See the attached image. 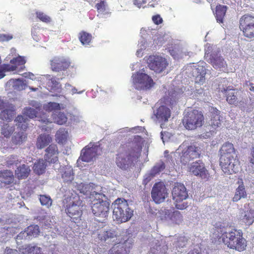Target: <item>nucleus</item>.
<instances>
[{
  "label": "nucleus",
  "instance_id": "c756f323",
  "mask_svg": "<svg viewBox=\"0 0 254 254\" xmlns=\"http://www.w3.org/2000/svg\"><path fill=\"white\" fill-rule=\"evenodd\" d=\"M15 114V110L13 106H8V108L2 110L0 113V119L3 121L10 122L12 120Z\"/></svg>",
  "mask_w": 254,
  "mask_h": 254
},
{
  "label": "nucleus",
  "instance_id": "4be33fe9",
  "mask_svg": "<svg viewBox=\"0 0 254 254\" xmlns=\"http://www.w3.org/2000/svg\"><path fill=\"white\" fill-rule=\"evenodd\" d=\"M168 247L165 242L157 241L150 248L148 254H167Z\"/></svg>",
  "mask_w": 254,
  "mask_h": 254
},
{
  "label": "nucleus",
  "instance_id": "a18cd8bd",
  "mask_svg": "<svg viewBox=\"0 0 254 254\" xmlns=\"http://www.w3.org/2000/svg\"><path fill=\"white\" fill-rule=\"evenodd\" d=\"M26 63V61L24 57L21 56H18L14 58L10 61V65L14 66L15 67V70L17 68L18 66L23 65Z\"/></svg>",
  "mask_w": 254,
  "mask_h": 254
},
{
  "label": "nucleus",
  "instance_id": "6ab92c4d",
  "mask_svg": "<svg viewBox=\"0 0 254 254\" xmlns=\"http://www.w3.org/2000/svg\"><path fill=\"white\" fill-rule=\"evenodd\" d=\"M205 64V63L200 62L197 67L193 69L192 74L195 77V83L201 84L204 82L206 73Z\"/></svg>",
  "mask_w": 254,
  "mask_h": 254
},
{
  "label": "nucleus",
  "instance_id": "8fccbe9b",
  "mask_svg": "<svg viewBox=\"0 0 254 254\" xmlns=\"http://www.w3.org/2000/svg\"><path fill=\"white\" fill-rule=\"evenodd\" d=\"M107 3L105 0H101L95 5L98 12L101 14H105L107 12Z\"/></svg>",
  "mask_w": 254,
  "mask_h": 254
},
{
  "label": "nucleus",
  "instance_id": "6e6d98bb",
  "mask_svg": "<svg viewBox=\"0 0 254 254\" xmlns=\"http://www.w3.org/2000/svg\"><path fill=\"white\" fill-rule=\"evenodd\" d=\"M13 38L11 34H0V42L8 41Z\"/></svg>",
  "mask_w": 254,
  "mask_h": 254
},
{
  "label": "nucleus",
  "instance_id": "473e14b6",
  "mask_svg": "<svg viewBox=\"0 0 254 254\" xmlns=\"http://www.w3.org/2000/svg\"><path fill=\"white\" fill-rule=\"evenodd\" d=\"M27 134L24 131H18L12 137V142L15 145H20L25 142L27 139Z\"/></svg>",
  "mask_w": 254,
  "mask_h": 254
},
{
  "label": "nucleus",
  "instance_id": "58836bf2",
  "mask_svg": "<svg viewBox=\"0 0 254 254\" xmlns=\"http://www.w3.org/2000/svg\"><path fill=\"white\" fill-rule=\"evenodd\" d=\"M67 137V131L64 128L59 129L56 134V140L59 143H64L66 140Z\"/></svg>",
  "mask_w": 254,
  "mask_h": 254
},
{
  "label": "nucleus",
  "instance_id": "e433bc0d",
  "mask_svg": "<svg viewBox=\"0 0 254 254\" xmlns=\"http://www.w3.org/2000/svg\"><path fill=\"white\" fill-rule=\"evenodd\" d=\"M40 109V107H37L36 109L26 107L23 109V114L30 119H34L37 117L38 112Z\"/></svg>",
  "mask_w": 254,
  "mask_h": 254
},
{
  "label": "nucleus",
  "instance_id": "9b49d317",
  "mask_svg": "<svg viewBox=\"0 0 254 254\" xmlns=\"http://www.w3.org/2000/svg\"><path fill=\"white\" fill-rule=\"evenodd\" d=\"M239 28L244 37L248 39L254 38V16L245 14L240 19Z\"/></svg>",
  "mask_w": 254,
  "mask_h": 254
},
{
  "label": "nucleus",
  "instance_id": "4468645a",
  "mask_svg": "<svg viewBox=\"0 0 254 254\" xmlns=\"http://www.w3.org/2000/svg\"><path fill=\"white\" fill-rule=\"evenodd\" d=\"M151 194L152 199L156 203H160L167 197V190L163 183H157L154 185Z\"/></svg>",
  "mask_w": 254,
  "mask_h": 254
},
{
  "label": "nucleus",
  "instance_id": "5fc2aeb1",
  "mask_svg": "<svg viewBox=\"0 0 254 254\" xmlns=\"http://www.w3.org/2000/svg\"><path fill=\"white\" fill-rule=\"evenodd\" d=\"M19 163H20V161L18 160V157L15 155H10L7 158L6 160V163L8 166L16 165Z\"/></svg>",
  "mask_w": 254,
  "mask_h": 254
},
{
  "label": "nucleus",
  "instance_id": "338daca9",
  "mask_svg": "<svg viewBox=\"0 0 254 254\" xmlns=\"http://www.w3.org/2000/svg\"><path fill=\"white\" fill-rule=\"evenodd\" d=\"M41 122L45 123L46 124L49 123H50V121L47 119H46L45 120H41Z\"/></svg>",
  "mask_w": 254,
  "mask_h": 254
},
{
  "label": "nucleus",
  "instance_id": "c85d7f7f",
  "mask_svg": "<svg viewBox=\"0 0 254 254\" xmlns=\"http://www.w3.org/2000/svg\"><path fill=\"white\" fill-rule=\"evenodd\" d=\"M226 96V100L230 104H234L237 102V91L235 89H230L229 87L223 88L221 90Z\"/></svg>",
  "mask_w": 254,
  "mask_h": 254
},
{
  "label": "nucleus",
  "instance_id": "9d476101",
  "mask_svg": "<svg viewBox=\"0 0 254 254\" xmlns=\"http://www.w3.org/2000/svg\"><path fill=\"white\" fill-rule=\"evenodd\" d=\"M147 65L150 69L156 73H161L164 71L169 65L167 59L159 55H153L149 56Z\"/></svg>",
  "mask_w": 254,
  "mask_h": 254
},
{
  "label": "nucleus",
  "instance_id": "1a4fd4ad",
  "mask_svg": "<svg viewBox=\"0 0 254 254\" xmlns=\"http://www.w3.org/2000/svg\"><path fill=\"white\" fill-rule=\"evenodd\" d=\"M131 77L133 85L137 90H148L155 84L152 78L145 73L138 71L133 73Z\"/></svg>",
  "mask_w": 254,
  "mask_h": 254
},
{
  "label": "nucleus",
  "instance_id": "f704fd0d",
  "mask_svg": "<svg viewBox=\"0 0 254 254\" xmlns=\"http://www.w3.org/2000/svg\"><path fill=\"white\" fill-rule=\"evenodd\" d=\"M126 248L125 243H118L114 245L110 251V254H126Z\"/></svg>",
  "mask_w": 254,
  "mask_h": 254
},
{
  "label": "nucleus",
  "instance_id": "39448f33",
  "mask_svg": "<svg viewBox=\"0 0 254 254\" xmlns=\"http://www.w3.org/2000/svg\"><path fill=\"white\" fill-rule=\"evenodd\" d=\"M91 210L97 221L105 222L110 213V203L106 200V196L101 193L92 194Z\"/></svg>",
  "mask_w": 254,
  "mask_h": 254
},
{
  "label": "nucleus",
  "instance_id": "f257e3e1",
  "mask_svg": "<svg viewBox=\"0 0 254 254\" xmlns=\"http://www.w3.org/2000/svg\"><path fill=\"white\" fill-rule=\"evenodd\" d=\"M143 142L141 136L135 135L131 141L121 144L116 155L117 166L122 170L134 166L140 156Z\"/></svg>",
  "mask_w": 254,
  "mask_h": 254
},
{
  "label": "nucleus",
  "instance_id": "f3484780",
  "mask_svg": "<svg viewBox=\"0 0 254 254\" xmlns=\"http://www.w3.org/2000/svg\"><path fill=\"white\" fill-rule=\"evenodd\" d=\"M45 161L49 164H56L59 161V151L56 144H50L45 150Z\"/></svg>",
  "mask_w": 254,
  "mask_h": 254
},
{
  "label": "nucleus",
  "instance_id": "412c9836",
  "mask_svg": "<svg viewBox=\"0 0 254 254\" xmlns=\"http://www.w3.org/2000/svg\"><path fill=\"white\" fill-rule=\"evenodd\" d=\"M98 239L107 244H112L117 240V235L114 231L102 230L98 234Z\"/></svg>",
  "mask_w": 254,
  "mask_h": 254
},
{
  "label": "nucleus",
  "instance_id": "a211bd4d",
  "mask_svg": "<svg viewBox=\"0 0 254 254\" xmlns=\"http://www.w3.org/2000/svg\"><path fill=\"white\" fill-rule=\"evenodd\" d=\"M97 146L91 145L90 143L81 150L79 159L86 162L91 161L97 156Z\"/></svg>",
  "mask_w": 254,
  "mask_h": 254
},
{
  "label": "nucleus",
  "instance_id": "a19ab883",
  "mask_svg": "<svg viewBox=\"0 0 254 254\" xmlns=\"http://www.w3.org/2000/svg\"><path fill=\"white\" fill-rule=\"evenodd\" d=\"M92 38V35L85 31H82L79 33V39L83 45H89Z\"/></svg>",
  "mask_w": 254,
  "mask_h": 254
},
{
  "label": "nucleus",
  "instance_id": "79ce46f5",
  "mask_svg": "<svg viewBox=\"0 0 254 254\" xmlns=\"http://www.w3.org/2000/svg\"><path fill=\"white\" fill-rule=\"evenodd\" d=\"M168 217L174 223L179 224L183 221V216L180 212L174 211L169 214Z\"/></svg>",
  "mask_w": 254,
  "mask_h": 254
},
{
  "label": "nucleus",
  "instance_id": "a878e982",
  "mask_svg": "<svg viewBox=\"0 0 254 254\" xmlns=\"http://www.w3.org/2000/svg\"><path fill=\"white\" fill-rule=\"evenodd\" d=\"M13 172L10 170H4L0 171V181L5 185H10L14 182Z\"/></svg>",
  "mask_w": 254,
  "mask_h": 254
},
{
  "label": "nucleus",
  "instance_id": "69168bd1",
  "mask_svg": "<svg viewBox=\"0 0 254 254\" xmlns=\"http://www.w3.org/2000/svg\"><path fill=\"white\" fill-rule=\"evenodd\" d=\"M187 254H201L200 253L194 251H191L189 252Z\"/></svg>",
  "mask_w": 254,
  "mask_h": 254
},
{
  "label": "nucleus",
  "instance_id": "09e8293b",
  "mask_svg": "<svg viewBox=\"0 0 254 254\" xmlns=\"http://www.w3.org/2000/svg\"><path fill=\"white\" fill-rule=\"evenodd\" d=\"M39 200L41 205H45L47 208L50 207L52 204V199L50 196L47 195H40Z\"/></svg>",
  "mask_w": 254,
  "mask_h": 254
},
{
  "label": "nucleus",
  "instance_id": "3c124183",
  "mask_svg": "<svg viewBox=\"0 0 254 254\" xmlns=\"http://www.w3.org/2000/svg\"><path fill=\"white\" fill-rule=\"evenodd\" d=\"M37 18L40 21L46 23H50L52 22V18L49 15L41 11L36 12Z\"/></svg>",
  "mask_w": 254,
  "mask_h": 254
},
{
  "label": "nucleus",
  "instance_id": "c03bdc74",
  "mask_svg": "<svg viewBox=\"0 0 254 254\" xmlns=\"http://www.w3.org/2000/svg\"><path fill=\"white\" fill-rule=\"evenodd\" d=\"M35 250L40 252V248L37 246H31L30 245L23 246L20 248V251L24 254H31Z\"/></svg>",
  "mask_w": 254,
  "mask_h": 254
},
{
  "label": "nucleus",
  "instance_id": "0eeeda50",
  "mask_svg": "<svg viewBox=\"0 0 254 254\" xmlns=\"http://www.w3.org/2000/svg\"><path fill=\"white\" fill-rule=\"evenodd\" d=\"M182 123L186 129L194 130L203 125L204 117L201 111L193 109L188 111L184 116Z\"/></svg>",
  "mask_w": 254,
  "mask_h": 254
},
{
  "label": "nucleus",
  "instance_id": "20e7f679",
  "mask_svg": "<svg viewBox=\"0 0 254 254\" xmlns=\"http://www.w3.org/2000/svg\"><path fill=\"white\" fill-rule=\"evenodd\" d=\"M84 204L78 195H71L64 198L63 207L70 220L78 223L81 220Z\"/></svg>",
  "mask_w": 254,
  "mask_h": 254
},
{
  "label": "nucleus",
  "instance_id": "f03ea898",
  "mask_svg": "<svg viewBox=\"0 0 254 254\" xmlns=\"http://www.w3.org/2000/svg\"><path fill=\"white\" fill-rule=\"evenodd\" d=\"M220 165L225 174L238 172L240 162L234 145L228 141L224 143L219 150Z\"/></svg>",
  "mask_w": 254,
  "mask_h": 254
},
{
  "label": "nucleus",
  "instance_id": "72a5a7b5",
  "mask_svg": "<svg viewBox=\"0 0 254 254\" xmlns=\"http://www.w3.org/2000/svg\"><path fill=\"white\" fill-rule=\"evenodd\" d=\"M28 120L22 115H18L14 120L16 126L18 128L25 131L28 127Z\"/></svg>",
  "mask_w": 254,
  "mask_h": 254
},
{
  "label": "nucleus",
  "instance_id": "f8f14e48",
  "mask_svg": "<svg viewBox=\"0 0 254 254\" xmlns=\"http://www.w3.org/2000/svg\"><path fill=\"white\" fill-rule=\"evenodd\" d=\"M204 58L216 69H220L227 65L224 59L220 56L219 51H213L212 47L209 46L205 50Z\"/></svg>",
  "mask_w": 254,
  "mask_h": 254
},
{
  "label": "nucleus",
  "instance_id": "4c0bfd02",
  "mask_svg": "<svg viewBox=\"0 0 254 254\" xmlns=\"http://www.w3.org/2000/svg\"><path fill=\"white\" fill-rule=\"evenodd\" d=\"M15 130L14 126H10L8 124H4L1 128V133L4 137H9Z\"/></svg>",
  "mask_w": 254,
  "mask_h": 254
},
{
  "label": "nucleus",
  "instance_id": "2eb2a0df",
  "mask_svg": "<svg viewBox=\"0 0 254 254\" xmlns=\"http://www.w3.org/2000/svg\"><path fill=\"white\" fill-rule=\"evenodd\" d=\"M201 154L200 148L195 145H190L182 152L180 157L181 163L186 165L193 159L199 158Z\"/></svg>",
  "mask_w": 254,
  "mask_h": 254
},
{
  "label": "nucleus",
  "instance_id": "de8ad7c7",
  "mask_svg": "<svg viewBox=\"0 0 254 254\" xmlns=\"http://www.w3.org/2000/svg\"><path fill=\"white\" fill-rule=\"evenodd\" d=\"M55 122L60 125L65 124L67 122V118L65 114L62 112H59L54 117Z\"/></svg>",
  "mask_w": 254,
  "mask_h": 254
},
{
  "label": "nucleus",
  "instance_id": "393cba45",
  "mask_svg": "<svg viewBox=\"0 0 254 254\" xmlns=\"http://www.w3.org/2000/svg\"><path fill=\"white\" fill-rule=\"evenodd\" d=\"M30 172L29 166L22 164L15 170V176L18 180L25 179L29 176Z\"/></svg>",
  "mask_w": 254,
  "mask_h": 254
},
{
  "label": "nucleus",
  "instance_id": "052dcab7",
  "mask_svg": "<svg viewBox=\"0 0 254 254\" xmlns=\"http://www.w3.org/2000/svg\"><path fill=\"white\" fill-rule=\"evenodd\" d=\"M152 20L153 22L156 24L159 25L162 23L163 19L159 15H156L152 17Z\"/></svg>",
  "mask_w": 254,
  "mask_h": 254
},
{
  "label": "nucleus",
  "instance_id": "37998d69",
  "mask_svg": "<svg viewBox=\"0 0 254 254\" xmlns=\"http://www.w3.org/2000/svg\"><path fill=\"white\" fill-rule=\"evenodd\" d=\"M39 227L37 225H32L27 228L24 234L26 233L27 236L36 237L39 234Z\"/></svg>",
  "mask_w": 254,
  "mask_h": 254
},
{
  "label": "nucleus",
  "instance_id": "774afa93",
  "mask_svg": "<svg viewBox=\"0 0 254 254\" xmlns=\"http://www.w3.org/2000/svg\"><path fill=\"white\" fill-rule=\"evenodd\" d=\"M250 90L252 91H254V86H251L250 88Z\"/></svg>",
  "mask_w": 254,
  "mask_h": 254
},
{
  "label": "nucleus",
  "instance_id": "603ef678",
  "mask_svg": "<svg viewBox=\"0 0 254 254\" xmlns=\"http://www.w3.org/2000/svg\"><path fill=\"white\" fill-rule=\"evenodd\" d=\"M44 109L48 112L60 110V105L59 103L55 102H49L44 106Z\"/></svg>",
  "mask_w": 254,
  "mask_h": 254
},
{
  "label": "nucleus",
  "instance_id": "2f4dec72",
  "mask_svg": "<svg viewBox=\"0 0 254 254\" xmlns=\"http://www.w3.org/2000/svg\"><path fill=\"white\" fill-rule=\"evenodd\" d=\"M227 7L226 5H217L216 7L215 16L217 21L219 23L223 22V19L225 15Z\"/></svg>",
  "mask_w": 254,
  "mask_h": 254
},
{
  "label": "nucleus",
  "instance_id": "680f3d73",
  "mask_svg": "<svg viewBox=\"0 0 254 254\" xmlns=\"http://www.w3.org/2000/svg\"><path fill=\"white\" fill-rule=\"evenodd\" d=\"M134 4L137 6L138 7L140 8L141 6V2L138 0H133Z\"/></svg>",
  "mask_w": 254,
  "mask_h": 254
},
{
  "label": "nucleus",
  "instance_id": "e2e57ef3",
  "mask_svg": "<svg viewBox=\"0 0 254 254\" xmlns=\"http://www.w3.org/2000/svg\"><path fill=\"white\" fill-rule=\"evenodd\" d=\"M5 103L4 101L0 97V110L4 108Z\"/></svg>",
  "mask_w": 254,
  "mask_h": 254
},
{
  "label": "nucleus",
  "instance_id": "aec40b11",
  "mask_svg": "<svg viewBox=\"0 0 254 254\" xmlns=\"http://www.w3.org/2000/svg\"><path fill=\"white\" fill-rule=\"evenodd\" d=\"M209 111L211 126L214 128L220 127L222 118L220 115L221 112L216 108L213 107H210Z\"/></svg>",
  "mask_w": 254,
  "mask_h": 254
},
{
  "label": "nucleus",
  "instance_id": "bf43d9fd",
  "mask_svg": "<svg viewBox=\"0 0 254 254\" xmlns=\"http://www.w3.org/2000/svg\"><path fill=\"white\" fill-rule=\"evenodd\" d=\"M23 82L20 79H16L14 85V89L20 90L23 89Z\"/></svg>",
  "mask_w": 254,
  "mask_h": 254
},
{
  "label": "nucleus",
  "instance_id": "5701e85b",
  "mask_svg": "<svg viewBox=\"0 0 254 254\" xmlns=\"http://www.w3.org/2000/svg\"><path fill=\"white\" fill-rule=\"evenodd\" d=\"M171 110L165 106H160L156 110L155 116L160 121L167 122L171 117Z\"/></svg>",
  "mask_w": 254,
  "mask_h": 254
},
{
  "label": "nucleus",
  "instance_id": "ea45409f",
  "mask_svg": "<svg viewBox=\"0 0 254 254\" xmlns=\"http://www.w3.org/2000/svg\"><path fill=\"white\" fill-rule=\"evenodd\" d=\"M242 220L246 225H251L254 222V210L250 209L246 211Z\"/></svg>",
  "mask_w": 254,
  "mask_h": 254
},
{
  "label": "nucleus",
  "instance_id": "bb28decb",
  "mask_svg": "<svg viewBox=\"0 0 254 254\" xmlns=\"http://www.w3.org/2000/svg\"><path fill=\"white\" fill-rule=\"evenodd\" d=\"M48 163L45 159L42 158L37 160L33 166L34 172L38 175L44 174L46 171Z\"/></svg>",
  "mask_w": 254,
  "mask_h": 254
},
{
  "label": "nucleus",
  "instance_id": "6e6552de",
  "mask_svg": "<svg viewBox=\"0 0 254 254\" xmlns=\"http://www.w3.org/2000/svg\"><path fill=\"white\" fill-rule=\"evenodd\" d=\"M172 193L173 199L175 201V207L177 209L183 210L188 206L187 202H183L188 197L187 189L183 184L176 183Z\"/></svg>",
  "mask_w": 254,
  "mask_h": 254
},
{
  "label": "nucleus",
  "instance_id": "ddd939ff",
  "mask_svg": "<svg viewBox=\"0 0 254 254\" xmlns=\"http://www.w3.org/2000/svg\"><path fill=\"white\" fill-rule=\"evenodd\" d=\"M50 62L51 70L55 72L64 71L69 68L71 64L70 60L62 56L54 57Z\"/></svg>",
  "mask_w": 254,
  "mask_h": 254
},
{
  "label": "nucleus",
  "instance_id": "49530a36",
  "mask_svg": "<svg viewBox=\"0 0 254 254\" xmlns=\"http://www.w3.org/2000/svg\"><path fill=\"white\" fill-rule=\"evenodd\" d=\"M14 70H15V66H11L9 64H2V66L0 67V79L5 76L6 72Z\"/></svg>",
  "mask_w": 254,
  "mask_h": 254
},
{
  "label": "nucleus",
  "instance_id": "b1692460",
  "mask_svg": "<svg viewBox=\"0 0 254 254\" xmlns=\"http://www.w3.org/2000/svg\"><path fill=\"white\" fill-rule=\"evenodd\" d=\"M52 141V138L50 134L43 133L39 135L36 141V147L38 149H42Z\"/></svg>",
  "mask_w": 254,
  "mask_h": 254
},
{
  "label": "nucleus",
  "instance_id": "c9c22d12",
  "mask_svg": "<svg viewBox=\"0 0 254 254\" xmlns=\"http://www.w3.org/2000/svg\"><path fill=\"white\" fill-rule=\"evenodd\" d=\"M62 177L65 183H71L74 179L73 169L71 167L64 168Z\"/></svg>",
  "mask_w": 254,
  "mask_h": 254
},
{
  "label": "nucleus",
  "instance_id": "dca6fc26",
  "mask_svg": "<svg viewBox=\"0 0 254 254\" xmlns=\"http://www.w3.org/2000/svg\"><path fill=\"white\" fill-rule=\"evenodd\" d=\"M189 171L193 175L198 176L202 179L207 181L209 174L206 169L204 164L201 160L193 162L189 168Z\"/></svg>",
  "mask_w": 254,
  "mask_h": 254
},
{
  "label": "nucleus",
  "instance_id": "4d7b16f0",
  "mask_svg": "<svg viewBox=\"0 0 254 254\" xmlns=\"http://www.w3.org/2000/svg\"><path fill=\"white\" fill-rule=\"evenodd\" d=\"M165 168V165L164 163L161 162V163L153 167V170L155 172V173H159V172L163 170Z\"/></svg>",
  "mask_w": 254,
  "mask_h": 254
},
{
  "label": "nucleus",
  "instance_id": "423d86ee",
  "mask_svg": "<svg viewBox=\"0 0 254 254\" xmlns=\"http://www.w3.org/2000/svg\"><path fill=\"white\" fill-rule=\"evenodd\" d=\"M113 217L119 223L128 221L133 215V211L129 207L127 201L118 198L113 203Z\"/></svg>",
  "mask_w": 254,
  "mask_h": 254
},
{
  "label": "nucleus",
  "instance_id": "864d4df0",
  "mask_svg": "<svg viewBox=\"0 0 254 254\" xmlns=\"http://www.w3.org/2000/svg\"><path fill=\"white\" fill-rule=\"evenodd\" d=\"M188 243V239L185 236L179 237L176 243L177 248H184L186 247Z\"/></svg>",
  "mask_w": 254,
  "mask_h": 254
},
{
  "label": "nucleus",
  "instance_id": "0e129e2a",
  "mask_svg": "<svg viewBox=\"0 0 254 254\" xmlns=\"http://www.w3.org/2000/svg\"><path fill=\"white\" fill-rule=\"evenodd\" d=\"M10 251L7 254H19L16 250H13L12 249H10Z\"/></svg>",
  "mask_w": 254,
  "mask_h": 254
},
{
  "label": "nucleus",
  "instance_id": "cd10ccee",
  "mask_svg": "<svg viewBox=\"0 0 254 254\" xmlns=\"http://www.w3.org/2000/svg\"><path fill=\"white\" fill-rule=\"evenodd\" d=\"M48 85L50 87V91L55 93L56 96L61 93L62 85L55 77H53L49 80Z\"/></svg>",
  "mask_w": 254,
  "mask_h": 254
},
{
  "label": "nucleus",
  "instance_id": "7c9ffc66",
  "mask_svg": "<svg viewBox=\"0 0 254 254\" xmlns=\"http://www.w3.org/2000/svg\"><path fill=\"white\" fill-rule=\"evenodd\" d=\"M247 193L245 189V187L242 183L241 185L236 189L235 194L232 198L233 202H237L241 198H246Z\"/></svg>",
  "mask_w": 254,
  "mask_h": 254
},
{
  "label": "nucleus",
  "instance_id": "7ed1b4c3",
  "mask_svg": "<svg viewBox=\"0 0 254 254\" xmlns=\"http://www.w3.org/2000/svg\"><path fill=\"white\" fill-rule=\"evenodd\" d=\"M219 237L221 242L230 249L242 252L246 248L247 241L241 230L232 228L228 231L221 232Z\"/></svg>",
  "mask_w": 254,
  "mask_h": 254
},
{
  "label": "nucleus",
  "instance_id": "13d9d810",
  "mask_svg": "<svg viewBox=\"0 0 254 254\" xmlns=\"http://www.w3.org/2000/svg\"><path fill=\"white\" fill-rule=\"evenodd\" d=\"M179 50L178 48L170 47L169 48V52L170 55L174 58H176L178 55Z\"/></svg>",
  "mask_w": 254,
  "mask_h": 254
}]
</instances>
